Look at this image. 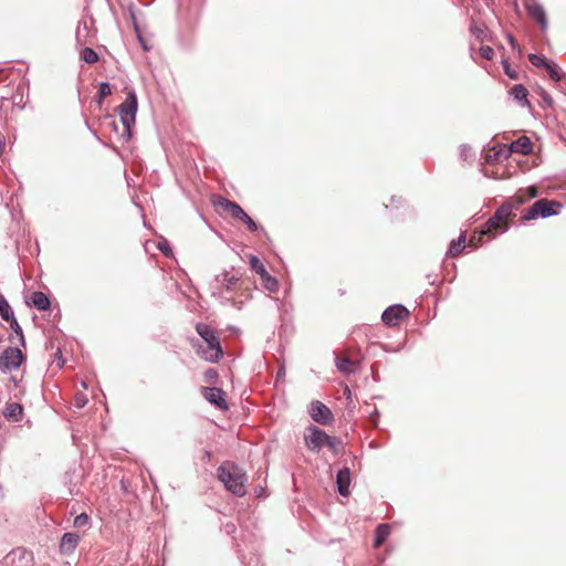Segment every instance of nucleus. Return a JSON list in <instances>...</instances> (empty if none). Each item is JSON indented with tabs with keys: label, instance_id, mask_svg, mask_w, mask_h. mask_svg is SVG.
Listing matches in <instances>:
<instances>
[{
	"label": "nucleus",
	"instance_id": "13",
	"mask_svg": "<svg viewBox=\"0 0 566 566\" xmlns=\"http://www.w3.org/2000/svg\"><path fill=\"white\" fill-rule=\"evenodd\" d=\"M527 14L541 25L542 29L547 28L546 12L541 3L535 0H527L525 3Z\"/></svg>",
	"mask_w": 566,
	"mask_h": 566
},
{
	"label": "nucleus",
	"instance_id": "11",
	"mask_svg": "<svg viewBox=\"0 0 566 566\" xmlns=\"http://www.w3.org/2000/svg\"><path fill=\"white\" fill-rule=\"evenodd\" d=\"M201 394L206 400L214 405L220 410H228L229 406L226 400V392L217 387H202Z\"/></svg>",
	"mask_w": 566,
	"mask_h": 566
},
{
	"label": "nucleus",
	"instance_id": "6",
	"mask_svg": "<svg viewBox=\"0 0 566 566\" xmlns=\"http://www.w3.org/2000/svg\"><path fill=\"white\" fill-rule=\"evenodd\" d=\"M25 356L19 348L8 347L0 355V369L9 371L19 368L24 361Z\"/></svg>",
	"mask_w": 566,
	"mask_h": 566
},
{
	"label": "nucleus",
	"instance_id": "31",
	"mask_svg": "<svg viewBox=\"0 0 566 566\" xmlns=\"http://www.w3.org/2000/svg\"><path fill=\"white\" fill-rule=\"evenodd\" d=\"M546 71L554 82H559L562 80V75L559 73L558 67L555 64L548 63L546 66Z\"/></svg>",
	"mask_w": 566,
	"mask_h": 566
},
{
	"label": "nucleus",
	"instance_id": "15",
	"mask_svg": "<svg viewBox=\"0 0 566 566\" xmlns=\"http://www.w3.org/2000/svg\"><path fill=\"white\" fill-rule=\"evenodd\" d=\"M80 535L75 533H65L60 542V551L63 554H72L80 543Z\"/></svg>",
	"mask_w": 566,
	"mask_h": 566
},
{
	"label": "nucleus",
	"instance_id": "24",
	"mask_svg": "<svg viewBox=\"0 0 566 566\" xmlns=\"http://www.w3.org/2000/svg\"><path fill=\"white\" fill-rule=\"evenodd\" d=\"M238 283H239V277L235 276L234 274H230L228 272L223 274L221 284L227 291H232V290L237 289Z\"/></svg>",
	"mask_w": 566,
	"mask_h": 566
},
{
	"label": "nucleus",
	"instance_id": "16",
	"mask_svg": "<svg viewBox=\"0 0 566 566\" xmlns=\"http://www.w3.org/2000/svg\"><path fill=\"white\" fill-rule=\"evenodd\" d=\"M336 483H337L338 492L342 495L347 496L349 494V485H350V471L348 468H344L338 471Z\"/></svg>",
	"mask_w": 566,
	"mask_h": 566
},
{
	"label": "nucleus",
	"instance_id": "1",
	"mask_svg": "<svg viewBox=\"0 0 566 566\" xmlns=\"http://www.w3.org/2000/svg\"><path fill=\"white\" fill-rule=\"evenodd\" d=\"M196 332L206 343V346H202L198 340H191L196 354L206 361L218 363L223 357V349L216 331L208 324L198 323Z\"/></svg>",
	"mask_w": 566,
	"mask_h": 566
},
{
	"label": "nucleus",
	"instance_id": "26",
	"mask_svg": "<svg viewBox=\"0 0 566 566\" xmlns=\"http://www.w3.org/2000/svg\"><path fill=\"white\" fill-rule=\"evenodd\" d=\"M325 447H327L334 454H338L342 449V441L336 437L328 436Z\"/></svg>",
	"mask_w": 566,
	"mask_h": 566
},
{
	"label": "nucleus",
	"instance_id": "4",
	"mask_svg": "<svg viewBox=\"0 0 566 566\" xmlns=\"http://www.w3.org/2000/svg\"><path fill=\"white\" fill-rule=\"evenodd\" d=\"M218 479L226 489L238 496L245 494L247 474L235 463L226 461L217 470Z\"/></svg>",
	"mask_w": 566,
	"mask_h": 566
},
{
	"label": "nucleus",
	"instance_id": "40",
	"mask_svg": "<svg viewBox=\"0 0 566 566\" xmlns=\"http://www.w3.org/2000/svg\"><path fill=\"white\" fill-rule=\"evenodd\" d=\"M3 147H4V137L2 134H0V153L2 151Z\"/></svg>",
	"mask_w": 566,
	"mask_h": 566
},
{
	"label": "nucleus",
	"instance_id": "39",
	"mask_svg": "<svg viewBox=\"0 0 566 566\" xmlns=\"http://www.w3.org/2000/svg\"><path fill=\"white\" fill-rule=\"evenodd\" d=\"M504 69H505V73H506L511 78H516V74L510 70L509 65H505V66H504Z\"/></svg>",
	"mask_w": 566,
	"mask_h": 566
},
{
	"label": "nucleus",
	"instance_id": "38",
	"mask_svg": "<svg viewBox=\"0 0 566 566\" xmlns=\"http://www.w3.org/2000/svg\"><path fill=\"white\" fill-rule=\"evenodd\" d=\"M9 323H10L11 328H12L17 334H19V335H20V338H21L22 345H24V339H23L22 329H21V327L19 326V324H18L17 319L14 318V322H13V321H11V322H9Z\"/></svg>",
	"mask_w": 566,
	"mask_h": 566
},
{
	"label": "nucleus",
	"instance_id": "33",
	"mask_svg": "<svg viewBox=\"0 0 566 566\" xmlns=\"http://www.w3.org/2000/svg\"><path fill=\"white\" fill-rule=\"evenodd\" d=\"M90 517L86 513H81L74 518L73 525L74 527H84L88 524Z\"/></svg>",
	"mask_w": 566,
	"mask_h": 566
},
{
	"label": "nucleus",
	"instance_id": "30",
	"mask_svg": "<svg viewBox=\"0 0 566 566\" xmlns=\"http://www.w3.org/2000/svg\"><path fill=\"white\" fill-rule=\"evenodd\" d=\"M528 60L534 66H537V67L543 66L546 69V66L549 63L544 56H541L537 54H530Z\"/></svg>",
	"mask_w": 566,
	"mask_h": 566
},
{
	"label": "nucleus",
	"instance_id": "22",
	"mask_svg": "<svg viewBox=\"0 0 566 566\" xmlns=\"http://www.w3.org/2000/svg\"><path fill=\"white\" fill-rule=\"evenodd\" d=\"M465 248V235L461 234L458 240L450 243L448 255L451 258L458 256Z\"/></svg>",
	"mask_w": 566,
	"mask_h": 566
},
{
	"label": "nucleus",
	"instance_id": "8",
	"mask_svg": "<svg viewBox=\"0 0 566 566\" xmlns=\"http://www.w3.org/2000/svg\"><path fill=\"white\" fill-rule=\"evenodd\" d=\"M328 439V434L322 429L311 426L307 428L304 436L306 447L314 452H318Z\"/></svg>",
	"mask_w": 566,
	"mask_h": 566
},
{
	"label": "nucleus",
	"instance_id": "35",
	"mask_svg": "<svg viewBox=\"0 0 566 566\" xmlns=\"http://www.w3.org/2000/svg\"><path fill=\"white\" fill-rule=\"evenodd\" d=\"M241 221L248 227V229L251 232H255L258 230V224L249 217L248 213H245Z\"/></svg>",
	"mask_w": 566,
	"mask_h": 566
},
{
	"label": "nucleus",
	"instance_id": "36",
	"mask_svg": "<svg viewBox=\"0 0 566 566\" xmlns=\"http://www.w3.org/2000/svg\"><path fill=\"white\" fill-rule=\"evenodd\" d=\"M480 54L486 60H492L494 55V51L491 46H481Z\"/></svg>",
	"mask_w": 566,
	"mask_h": 566
},
{
	"label": "nucleus",
	"instance_id": "5",
	"mask_svg": "<svg viewBox=\"0 0 566 566\" xmlns=\"http://www.w3.org/2000/svg\"><path fill=\"white\" fill-rule=\"evenodd\" d=\"M562 203L556 200L539 199L526 209L521 217L522 221H530L538 217L548 218L559 213Z\"/></svg>",
	"mask_w": 566,
	"mask_h": 566
},
{
	"label": "nucleus",
	"instance_id": "17",
	"mask_svg": "<svg viewBox=\"0 0 566 566\" xmlns=\"http://www.w3.org/2000/svg\"><path fill=\"white\" fill-rule=\"evenodd\" d=\"M511 150L522 155H528L533 151V144L527 136H522L511 143Z\"/></svg>",
	"mask_w": 566,
	"mask_h": 566
},
{
	"label": "nucleus",
	"instance_id": "20",
	"mask_svg": "<svg viewBox=\"0 0 566 566\" xmlns=\"http://www.w3.org/2000/svg\"><path fill=\"white\" fill-rule=\"evenodd\" d=\"M390 535V526L388 524H380L376 528V537L374 547H380Z\"/></svg>",
	"mask_w": 566,
	"mask_h": 566
},
{
	"label": "nucleus",
	"instance_id": "21",
	"mask_svg": "<svg viewBox=\"0 0 566 566\" xmlns=\"http://www.w3.org/2000/svg\"><path fill=\"white\" fill-rule=\"evenodd\" d=\"M31 302L34 307L41 311H45L50 307V301L48 296L42 292H34L31 295Z\"/></svg>",
	"mask_w": 566,
	"mask_h": 566
},
{
	"label": "nucleus",
	"instance_id": "2",
	"mask_svg": "<svg viewBox=\"0 0 566 566\" xmlns=\"http://www.w3.org/2000/svg\"><path fill=\"white\" fill-rule=\"evenodd\" d=\"M137 105L136 94L134 92L128 93L126 99L117 108L120 129L115 120L112 122L114 132L123 140H128L132 137V127L136 123Z\"/></svg>",
	"mask_w": 566,
	"mask_h": 566
},
{
	"label": "nucleus",
	"instance_id": "23",
	"mask_svg": "<svg viewBox=\"0 0 566 566\" xmlns=\"http://www.w3.org/2000/svg\"><path fill=\"white\" fill-rule=\"evenodd\" d=\"M0 316L6 322H11V321L14 322L13 312H12L9 303L2 295H0Z\"/></svg>",
	"mask_w": 566,
	"mask_h": 566
},
{
	"label": "nucleus",
	"instance_id": "18",
	"mask_svg": "<svg viewBox=\"0 0 566 566\" xmlns=\"http://www.w3.org/2000/svg\"><path fill=\"white\" fill-rule=\"evenodd\" d=\"M336 366L343 374H353L357 369V363L348 358L347 356H337Z\"/></svg>",
	"mask_w": 566,
	"mask_h": 566
},
{
	"label": "nucleus",
	"instance_id": "28",
	"mask_svg": "<svg viewBox=\"0 0 566 566\" xmlns=\"http://www.w3.org/2000/svg\"><path fill=\"white\" fill-rule=\"evenodd\" d=\"M219 379L218 371L213 368H209L203 374V380L206 384L214 386L217 385Z\"/></svg>",
	"mask_w": 566,
	"mask_h": 566
},
{
	"label": "nucleus",
	"instance_id": "19",
	"mask_svg": "<svg viewBox=\"0 0 566 566\" xmlns=\"http://www.w3.org/2000/svg\"><path fill=\"white\" fill-rule=\"evenodd\" d=\"M22 413H23V408L18 402L8 403L3 411L4 417L8 420H12V421H19L22 417Z\"/></svg>",
	"mask_w": 566,
	"mask_h": 566
},
{
	"label": "nucleus",
	"instance_id": "37",
	"mask_svg": "<svg viewBox=\"0 0 566 566\" xmlns=\"http://www.w3.org/2000/svg\"><path fill=\"white\" fill-rule=\"evenodd\" d=\"M524 192L526 193L528 200L536 198L539 193L538 188L536 186H530L527 188H523Z\"/></svg>",
	"mask_w": 566,
	"mask_h": 566
},
{
	"label": "nucleus",
	"instance_id": "7",
	"mask_svg": "<svg viewBox=\"0 0 566 566\" xmlns=\"http://www.w3.org/2000/svg\"><path fill=\"white\" fill-rule=\"evenodd\" d=\"M249 264L261 277L264 287L270 292H275L279 289L277 281L265 270L263 263L255 255L249 256Z\"/></svg>",
	"mask_w": 566,
	"mask_h": 566
},
{
	"label": "nucleus",
	"instance_id": "3",
	"mask_svg": "<svg viewBox=\"0 0 566 566\" xmlns=\"http://www.w3.org/2000/svg\"><path fill=\"white\" fill-rule=\"evenodd\" d=\"M510 214V207H500L493 217H491L484 224L483 229L474 232L470 240L469 247L474 249L482 244L483 238L486 235L490 239L494 238L499 232H505L507 228V216Z\"/></svg>",
	"mask_w": 566,
	"mask_h": 566
},
{
	"label": "nucleus",
	"instance_id": "12",
	"mask_svg": "<svg viewBox=\"0 0 566 566\" xmlns=\"http://www.w3.org/2000/svg\"><path fill=\"white\" fill-rule=\"evenodd\" d=\"M214 205L222 209L223 212L228 213L234 220L241 221L245 216V211L234 201H231L223 197H218Z\"/></svg>",
	"mask_w": 566,
	"mask_h": 566
},
{
	"label": "nucleus",
	"instance_id": "32",
	"mask_svg": "<svg viewBox=\"0 0 566 566\" xmlns=\"http://www.w3.org/2000/svg\"><path fill=\"white\" fill-rule=\"evenodd\" d=\"M112 94V90L108 83H102L99 85L98 90V103H102V101Z\"/></svg>",
	"mask_w": 566,
	"mask_h": 566
},
{
	"label": "nucleus",
	"instance_id": "25",
	"mask_svg": "<svg viewBox=\"0 0 566 566\" xmlns=\"http://www.w3.org/2000/svg\"><path fill=\"white\" fill-rule=\"evenodd\" d=\"M81 59L88 64H93L98 61V54L91 48H84L81 52Z\"/></svg>",
	"mask_w": 566,
	"mask_h": 566
},
{
	"label": "nucleus",
	"instance_id": "27",
	"mask_svg": "<svg viewBox=\"0 0 566 566\" xmlns=\"http://www.w3.org/2000/svg\"><path fill=\"white\" fill-rule=\"evenodd\" d=\"M511 94L520 102L526 101L527 90L523 85H514L511 88Z\"/></svg>",
	"mask_w": 566,
	"mask_h": 566
},
{
	"label": "nucleus",
	"instance_id": "34",
	"mask_svg": "<svg viewBox=\"0 0 566 566\" xmlns=\"http://www.w3.org/2000/svg\"><path fill=\"white\" fill-rule=\"evenodd\" d=\"M470 32L476 38L482 39L484 34V27L482 24H479L476 22H472L470 25Z\"/></svg>",
	"mask_w": 566,
	"mask_h": 566
},
{
	"label": "nucleus",
	"instance_id": "10",
	"mask_svg": "<svg viewBox=\"0 0 566 566\" xmlns=\"http://www.w3.org/2000/svg\"><path fill=\"white\" fill-rule=\"evenodd\" d=\"M310 415L315 422L321 424H331L334 416L331 409L321 401H313L310 408Z\"/></svg>",
	"mask_w": 566,
	"mask_h": 566
},
{
	"label": "nucleus",
	"instance_id": "41",
	"mask_svg": "<svg viewBox=\"0 0 566 566\" xmlns=\"http://www.w3.org/2000/svg\"><path fill=\"white\" fill-rule=\"evenodd\" d=\"M345 394L346 395H349L350 394V390L348 389V387L345 388Z\"/></svg>",
	"mask_w": 566,
	"mask_h": 566
},
{
	"label": "nucleus",
	"instance_id": "29",
	"mask_svg": "<svg viewBox=\"0 0 566 566\" xmlns=\"http://www.w3.org/2000/svg\"><path fill=\"white\" fill-rule=\"evenodd\" d=\"M513 150H511V145H501L494 154L495 160H500L502 158L506 159L511 156Z\"/></svg>",
	"mask_w": 566,
	"mask_h": 566
},
{
	"label": "nucleus",
	"instance_id": "14",
	"mask_svg": "<svg viewBox=\"0 0 566 566\" xmlns=\"http://www.w3.org/2000/svg\"><path fill=\"white\" fill-rule=\"evenodd\" d=\"M527 200H528V198H527L526 193L524 192V189L521 188L513 197H511L509 200H506L501 206V207H505V206L510 207V214L507 216V224L510 223V220L516 216L514 210L518 209Z\"/></svg>",
	"mask_w": 566,
	"mask_h": 566
},
{
	"label": "nucleus",
	"instance_id": "9",
	"mask_svg": "<svg viewBox=\"0 0 566 566\" xmlns=\"http://www.w3.org/2000/svg\"><path fill=\"white\" fill-rule=\"evenodd\" d=\"M409 316V311L402 305L389 306L382 313V322L390 327L398 326L403 319Z\"/></svg>",
	"mask_w": 566,
	"mask_h": 566
}]
</instances>
